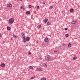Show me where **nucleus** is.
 I'll return each instance as SVG.
<instances>
[{
    "mask_svg": "<svg viewBox=\"0 0 80 80\" xmlns=\"http://www.w3.org/2000/svg\"><path fill=\"white\" fill-rule=\"evenodd\" d=\"M50 56L48 55H47L45 57V60L46 62H48L50 59Z\"/></svg>",
    "mask_w": 80,
    "mask_h": 80,
    "instance_id": "nucleus-1",
    "label": "nucleus"
},
{
    "mask_svg": "<svg viewBox=\"0 0 80 80\" xmlns=\"http://www.w3.org/2000/svg\"><path fill=\"white\" fill-rule=\"evenodd\" d=\"M14 22V20L13 18H11L9 21V23H11V24H12Z\"/></svg>",
    "mask_w": 80,
    "mask_h": 80,
    "instance_id": "nucleus-2",
    "label": "nucleus"
},
{
    "mask_svg": "<svg viewBox=\"0 0 80 80\" xmlns=\"http://www.w3.org/2000/svg\"><path fill=\"white\" fill-rule=\"evenodd\" d=\"M7 7H9V8H11L12 7V4L11 3H9V4H7Z\"/></svg>",
    "mask_w": 80,
    "mask_h": 80,
    "instance_id": "nucleus-3",
    "label": "nucleus"
},
{
    "mask_svg": "<svg viewBox=\"0 0 80 80\" xmlns=\"http://www.w3.org/2000/svg\"><path fill=\"white\" fill-rule=\"evenodd\" d=\"M49 41V40H48V38L46 37L45 38L44 42H48Z\"/></svg>",
    "mask_w": 80,
    "mask_h": 80,
    "instance_id": "nucleus-4",
    "label": "nucleus"
},
{
    "mask_svg": "<svg viewBox=\"0 0 80 80\" xmlns=\"http://www.w3.org/2000/svg\"><path fill=\"white\" fill-rule=\"evenodd\" d=\"M42 68H38L37 69V71L39 72H41V71H42Z\"/></svg>",
    "mask_w": 80,
    "mask_h": 80,
    "instance_id": "nucleus-5",
    "label": "nucleus"
},
{
    "mask_svg": "<svg viewBox=\"0 0 80 80\" xmlns=\"http://www.w3.org/2000/svg\"><path fill=\"white\" fill-rule=\"evenodd\" d=\"M21 38L22 39H23V41L24 42H26V40H25V37L22 36Z\"/></svg>",
    "mask_w": 80,
    "mask_h": 80,
    "instance_id": "nucleus-6",
    "label": "nucleus"
},
{
    "mask_svg": "<svg viewBox=\"0 0 80 80\" xmlns=\"http://www.w3.org/2000/svg\"><path fill=\"white\" fill-rule=\"evenodd\" d=\"M25 40L26 42H27V41L28 42V41L30 40V38H29V37H26V38H25Z\"/></svg>",
    "mask_w": 80,
    "mask_h": 80,
    "instance_id": "nucleus-7",
    "label": "nucleus"
},
{
    "mask_svg": "<svg viewBox=\"0 0 80 80\" xmlns=\"http://www.w3.org/2000/svg\"><path fill=\"white\" fill-rule=\"evenodd\" d=\"M48 19L47 18H45V19L43 20V22L45 23H46L47 22H48Z\"/></svg>",
    "mask_w": 80,
    "mask_h": 80,
    "instance_id": "nucleus-8",
    "label": "nucleus"
},
{
    "mask_svg": "<svg viewBox=\"0 0 80 80\" xmlns=\"http://www.w3.org/2000/svg\"><path fill=\"white\" fill-rule=\"evenodd\" d=\"M77 23V22L76 21H73L72 22H71L72 24H75Z\"/></svg>",
    "mask_w": 80,
    "mask_h": 80,
    "instance_id": "nucleus-9",
    "label": "nucleus"
},
{
    "mask_svg": "<svg viewBox=\"0 0 80 80\" xmlns=\"http://www.w3.org/2000/svg\"><path fill=\"white\" fill-rule=\"evenodd\" d=\"M30 13V11H27L26 12V14L27 15H29Z\"/></svg>",
    "mask_w": 80,
    "mask_h": 80,
    "instance_id": "nucleus-10",
    "label": "nucleus"
},
{
    "mask_svg": "<svg viewBox=\"0 0 80 80\" xmlns=\"http://www.w3.org/2000/svg\"><path fill=\"white\" fill-rule=\"evenodd\" d=\"M29 68L30 69H31V70L33 69V67H32V66H29Z\"/></svg>",
    "mask_w": 80,
    "mask_h": 80,
    "instance_id": "nucleus-11",
    "label": "nucleus"
},
{
    "mask_svg": "<svg viewBox=\"0 0 80 80\" xmlns=\"http://www.w3.org/2000/svg\"><path fill=\"white\" fill-rule=\"evenodd\" d=\"M11 29V28H10V27H7L8 30H10Z\"/></svg>",
    "mask_w": 80,
    "mask_h": 80,
    "instance_id": "nucleus-12",
    "label": "nucleus"
},
{
    "mask_svg": "<svg viewBox=\"0 0 80 80\" xmlns=\"http://www.w3.org/2000/svg\"><path fill=\"white\" fill-rule=\"evenodd\" d=\"M74 11V10L73 8H71L70 9V12H73Z\"/></svg>",
    "mask_w": 80,
    "mask_h": 80,
    "instance_id": "nucleus-13",
    "label": "nucleus"
},
{
    "mask_svg": "<svg viewBox=\"0 0 80 80\" xmlns=\"http://www.w3.org/2000/svg\"><path fill=\"white\" fill-rule=\"evenodd\" d=\"M13 37L15 38H17V35H13Z\"/></svg>",
    "mask_w": 80,
    "mask_h": 80,
    "instance_id": "nucleus-14",
    "label": "nucleus"
},
{
    "mask_svg": "<svg viewBox=\"0 0 80 80\" xmlns=\"http://www.w3.org/2000/svg\"><path fill=\"white\" fill-rule=\"evenodd\" d=\"M5 64H4V63H2V67H4V66H5Z\"/></svg>",
    "mask_w": 80,
    "mask_h": 80,
    "instance_id": "nucleus-15",
    "label": "nucleus"
},
{
    "mask_svg": "<svg viewBox=\"0 0 80 80\" xmlns=\"http://www.w3.org/2000/svg\"><path fill=\"white\" fill-rule=\"evenodd\" d=\"M77 57H75L73 58V60H76V59H77Z\"/></svg>",
    "mask_w": 80,
    "mask_h": 80,
    "instance_id": "nucleus-16",
    "label": "nucleus"
},
{
    "mask_svg": "<svg viewBox=\"0 0 80 80\" xmlns=\"http://www.w3.org/2000/svg\"><path fill=\"white\" fill-rule=\"evenodd\" d=\"M22 37H25V33H22Z\"/></svg>",
    "mask_w": 80,
    "mask_h": 80,
    "instance_id": "nucleus-17",
    "label": "nucleus"
},
{
    "mask_svg": "<svg viewBox=\"0 0 80 80\" xmlns=\"http://www.w3.org/2000/svg\"><path fill=\"white\" fill-rule=\"evenodd\" d=\"M41 80H46V78H41Z\"/></svg>",
    "mask_w": 80,
    "mask_h": 80,
    "instance_id": "nucleus-18",
    "label": "nucleus"
},
{
    "mask_svg": "<svg viewBox=\"0 0 80 80\" xmlns=\"http://www.w3.org/2000/svg\"><path fill=\"white\" fill-rule=\"evenodd\" d=\"M37 27L38 28H41V25H39L37 26Z\"/></svg>",
    "mask_w": 80,
    "mask_h": 80,
    "instance_id": "nucleus-19",
    "label": "nucleus"
},
{
    "mask_svg": "<svg viewBox=\"0 0 80 80\" xmlns=\"http://www.w3.org/2000/svg\"><path fill=\"white\" fill-rule=\"evenodd\" d=\"M21 9L23 8V6H21L20 7Z\"/></svg>",
    "mask_w": 80,
    "mask_h": 80,
    "instance_id": "nucleus-20",
    "label": "nucleus"
},
{
    "mask_svg": "<svg viewBox=\"0 0 80 80\" xmlns=\"http://www.w3.org/2000/svg\"><path fill=\"white\" fill-rule=\"evenodd\" d=\"M50 22H47V25H50Z\"/></svg>",
    "mask_w": 80,
    "mask_h": 80,
    "instance_id": "nucleus-21",
    "label": "nucleus"
},
{
    "mask_svg": "<svg viewBox=\"0 0 80 80\" xmlns=\"http://www.w3.org/2000/svg\"><path fill=\"white\" fill-rule=\"evenodd\" d=\"M35 78V76L32 77L31 78V80H32V79H33V78Z\"/></svg>",
    "mask_w": 80,
    "mask_h": 80,
    "instance_id": "nucleus-22",
    "label": "nucleus"
},
{
    "mask_svg": "<svg viewBox=\"0 0 80 80\" xmlns=\"http://www.w3.org/2000/svg\"><path fill=\"white\" fill-rule=\"evenodd\" d=\"M50 8L51 9H52V8H53V6H50Z\"/></svg>",
    "mask_w": 80,
    "mask_h": 80,
    "instance_id": "nucleus-23",
    "label": "nucleus"
},
{
    "mask_svg": "<svg viewBox=\"0 0 80 80\" xmlns=\"http://www.w3.org/2000/svg\"><path fill=\"white\" fill-rule=\"evenodd\" d=\"M68 47H70V43H69L68 45Z\"/></svg>",
    "mask_w": 80,
    "mask_h": 80,
    "instance_id": "nucleus-24",
    "label": "nucleus"
},
{
    "mask_svg": "<svg viewBox=\"0 0 80 80\" xmlns=\"http://www.w3.org/2000/svg\"><path fill=\"white\" fill-rule=\"evenodd\" d=\"M54 53H57L58 51H54Z\"/></svg>",
    "mask_w": 80,
    "mask_h": 80,
    "instance_id": "nucleus-25",
    "label": "nucleus"
},
{
    "mask_svg": "<svg viewBox=\"0 0 80 80\" xmlns=\"http://www.w3.org/2000/svg\"><path fill=\"white\" fill-rule=\"evenodd\" d=\"M65 36H66V37H68V34H66L65 35Z\"/></svg>",
    "mask_w": 80,
    "mask_h": 80,
    "instance_id": "nucleus-26",
    "label": "nucleus"
},
{
    "mask_svg": "<svg viewBox=\"0 0 80 80\" xmlns=\"http://www.w3.org/2000/svg\"><path fill=\"white\" fill-rule=\"evenodd\" d=\"M29 8H32V5H29Z\"/></svg>",
    "mask_w": 80,
    "mask_h": 80,
    "instance_id": "nucleus-27",
    "label": "nucleus"
},
{
    "mask_svg": "<svg viewBox=\"0 0 80 80\" xmlns=\"http://www.w3.org/2000/svg\"><path fill=\"white\" fill-rule=\"evenodd\" d=\"M40 8V7L39 6H38L37 7V8L38 9H39Z\"/></svg>",
    "mask_w": 80,
    "mask_h": 80,
    "instance_id": "nucleus-28",
    "label": "nucleus"
},
{
    "mask_svg": "<svg viewBox=\"0 0 80 80\" xmlns=\"http://www.w3.org/2000/svg\"><path fill=\"white\" fill-rule=\"evenodd\" d=\"M64 30L66 31L67 30H68V28H64Z\"/></svg>",
    "mask_w": 80,
    "mask_h": 80,
    "instance_id": "nucleus-29",
    "label": "nucleus"
},
{
    "mask_svg": "<svg viewBox=\"0 0 80 80\" xmlns=\"http://www.w3.org/2000/svg\"><path fill=\"white\" fill-rule=\"evenodd\" d=\"M44 65H45V67H47V65L45 63H44Z\"/></svg>",
    "mask_w": 80,
    "mask_h": 80,
    "instance_id": "nucleus-30",
    "label": "nucleus"
},
{
    "mask_svg": "<svg viewBox=\"0 0 80 80\" xmlns=\"http://www.w3.org/2000/svg\"><path fill=\"white\" fill-rule=\"evenodd\" d=\"M28 54H29V55H31V52H28Z\"/></svg>",
    "mask_w": 80,
    "mask_h": 80,
    "instance_id": "nucleus-31",
    "label": "nucleus"
},
{
    "mask_svg": "<svg viewBox=\"0 0 80 80\" xmlns=\"http://www.w3.org/2000/svg\"><path fill=\"white\" fill-rule=\"evenodd\" d=\"M43 4H45V2H43Z\"/></svg>",
    "mask_w": 80,
    "mask_h": 80,
    "instance_id": "nucleus-32",
    "label": "nucleus"
},
{
    "mask_svg": "<svg viewBox=\"0 0 80 80\" xmlns=\"http://www.w3.org/2000/svg\"><path fill=\"white\" fill-rule=\"evenodd\" d=\"M1 35H2V34L0 33V37H1Z\"/></svg>",
    "mask_w": 80,
    "mask_h": 80,
    "instance_id": "nucleus-33",
    "label": "nucleus"
},
{
    "mask_svg": "<svg viewBox=\"0 0 80 80\" xmlns=\"http://www.w3.org/2000/svg\"><path fill=\"white\" fill-rule=\"evenodd\" d=\"M63 46H65V44L63 43Z\"/></svg>",
    "mask_w": 80,
    "mask_h": 80,
    "instance_id": "nucleus-34",
    "label": "nucleus"
},
{
    "mask_svg": "<svg viewBox=\"0 0 80 80\" xmlns=\"http://www.w3.org/2000/svg\"><path fill=\"white\" fill-rule=\"evenodd\" d=\"M40 59H42V58H41V57H40Z\"/></svg>",
    "mask_w": 80,
    "mask_h": 80,
    "instance_id": "nucleus-35",
    "label": "nucleus"
},
{
    "mask_svg": "<svg viewBox=\"0 0 80 80\" xmlns=\"http://www.w3.org/2000/svg\"><path fill=\"white\" fill-rule=\"evenodd\" d=\"M72 46V45H71V44H70V47H71Z\"/></svg>",
    "mask_w": 80,
    "mask_h": 80,
    "instance_id": "nucleus-36",
    "label": "nucleus"
},
{
    "mask_svg": "<svg viewBox=\"0 0 80 80\" xmlns=\"http://www.w3.org/2000/svg\"><path fill=\"white\" fill-rule=\"evenodd\" d=\"M20 0V1H22V0Z\"/></svg>",
    "mask_w": 80,
    "mask_h": 80,
    "instance_id": "nucleus-37",
    "label": "nucleus"
},
{
    "mask_svg": "<svg viewBox=\"0 0 80 80\" xmlns=\"http://www.w3.org/2000/svg\"><path fill=\"white\" fill-rule=\"evenodd\" d=\"M69 11H70V10H69Z\"/></svg>",
    "mask_w": 80,
    "mask_h": 80,
    "instance_id": "nucleus-38",
    "label": "nucleus"
}]
</instances>
